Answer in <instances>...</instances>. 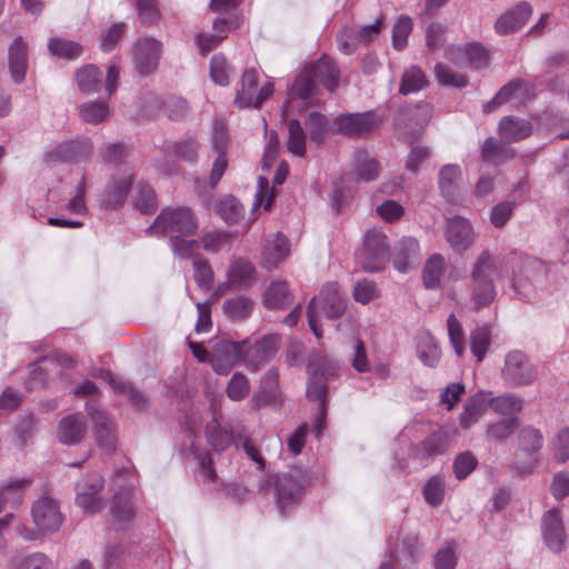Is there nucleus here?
Segmentation results:
<instances>
[{"label": "nucleus", "instance_id": "nucleus-45", "mask_svg": "<svg viewBox=\"0 0 569 569\" xmlns=\"http://www.w3.org/2000/svg\"><path fill=\"white\" fill-rule=\"evenodd\" d=\"M233 74L234 70L228 64L221 53L212 56L210 61V78L216 84L222 87L228 86Z\"/></svg>", "mask_w": 569, "mask_h": 569}, {"label": "nucleus", "instance_id": "nucleus-59", "mask_svg": "<svg viewBox=\"0 0 569 569\" xmlns=\"http://www.w3.org/2000/svg\"><path fill=\"white\" fill-rule=\"evenodd\" d=\"M52 562L43 552H32L17 558L14 569H51Z\"/></svg>", "mask_w": 569, "mask_h": 569}, {"label": "nucleus", "instance_id": "nucleus-64", "mask_svg": "<svg viewBox=\"0 0 569 569\" xmlns=\"http://www.w3.org/2000/svg\"><path fill=\"white\" fill-rule=\"evenodd\" d=\"M552 452L557 461L563 463L569 459V428H562L552 441Z\"/></svg>", "mask_w": 569, "mask_h": 569}, {"label": "nucleus", "instance_id": "nucleus-1", "mask_svg": "<svg viewBox=\"0 0 569 569\" xmlns=\"http://www.w3.org/2000/svg\"><path fill=\"white\" fill-rule=\"evenodd\" d=\"M197 230V221L189 208H167L157 217L154 223L148 229L153 234L170 238L172 251L176 256L187 259L198 249L199 242L188 239Z\"/></svg>", "mask_w": 569, "mask_h": 569}, {"label": "nucleus", "instance_id": "nucleus-17", "mask_svg": "<svg viewBox=\"0 0 569 569\" xmlns=\"http://www.w3.org/2000/svg\"><path fill=\"white\" fill-rule=\"evenodd\" d=\"M87 413L93 421V430L98 446L104 450H113L116 447V433L112 422L106 411L94 402H87Z\"/></svg>", "mask_w": 569, "mask_h": 569}, {"label": "nucleus", "instance_id": "nucleus-25", "mask_svg": "<svg viewBox=\"0 0 569 569\" xmlns=\"http://www.w3.org/2000/svg\"><path fill=\"white\" fill-rule=\"evenodd\" d=\"M110 513L116 529H123L131 522L134 517V507L129 491H120L114 495Z\"/></svg>", "mask_w": 569, "mask_h": 569}, {"label": "nucleus", "instance_id": "nucleus-48", "mask_svg": "<svg viewBox=\"0 0 569 569\" xmlns=\"http://www.w3.org/2000/svg\"><path fill=\"white\" fill-rule=\"evenodd\" d=\"M316 92V80L306 67L289 89L291 98L309 99Z\"/></svg>", "mask_w": 569, "mask_h": 569}, {"label": "nucleus", "instance_id": "nucleus-46", "mask_svg": "<svg viewBox=\"0 0 569 569\" xmlns=\"http://www.w3.org/2000/svg\"><path fill=\"white\" fill-rule=\"evenodd\" d=\"M512 156V150L495 138H488L482 146V159L493 164L502 163Z\"/></svg>", "mask_w": 569, "mask_h": 569}, {"label": "nucleus", "instance_id": "nucleus-38", "mask_svg": "<svg viewBox=\"0 0 569 569\" xmlns=\"http://www.w3.org/2000/svg\"><path fill=\"white\" fill-rule=\"evenodd\" d=\"M466 288L468 289V297L465 299L463 305L470 310L478 311L488 307L497 296L495 287Z\"/></svg>", "mask_w": 569, "mask_h": 569}, {"label": "nucleus", "instance_id": "nucleus-57", "mask_svg": "<svg viewBox=\"0 0 569 569\" xmlns=\"http://www.w3.org/2000/svg\"><path fill=\"white\" fill-rule=\"evenodd\" d=\"M419 359L428 367H436L440 360V349L436 341L427 336L417 346Z\"/></svg>", "mask_w": 569, "mask_h": 569}, {"label": "nucleus", "instance_id": "nucleus-58", "mask_svg": "<svg viewBox=\"0 0 569 569\" xmlns=\"http://www.w3.org/2000/svg\"><path fill=\"white\" fill-rule=\"evenodd\" d=\"M412 31V20L408 16H400L392 28V46L402 50L408 43V37Z\"/></svg>", "mask_w": 569, "mask_h": 569}, {"label": "nucleus", "instance_id": "nucleus-36", "mask_svg": "<svg viewBox=\"0 0 569 569\" xmlns=\"http://www.w3.org/2000/svg\"><path fill=\"white\" fill-rule=\"evenodd\" d=\"M227 277L229 284H250L257 281L254 267L244 259H237L231 262Z\"/></svg>", "mask_w": 569, "mask_h": 569}, {"label": "nucleus", "instance_id": "nucleus-21", "mask_svg": "<svg viewBox=\"0 0 569 569\" xmlns=\"http://www.w3.org/2000/svg\"><path fill=\"white\" fill-rule=\"evenodd\" d=\"M31 485L30 478L12 477L0 483V513L6 508L18 509Z\"/></svg>", "mask_w": 569, "mask_h": 569}, {"label": "nucleus", "instance_id": "nucleus-30", "mask_svg": "<svg viewBox=\"0 0 569 569\" xmlns=\"http://www.w3.org/2000/svg\"><path fill=\"white\" fill-rule=\"evenodd\" d=\"M352 174L363 182L375 180L379 176L378 162L365 150H357L352 158Z\"/></svg>", "mask_w": 569, "mask_h": 569}, {"label": "nucleus", "instance_id": "nucleus-62", "mask_svg": "<svg viewBox=\"0 0 569 569\" xmlns=\"http://www.w3.org/2000/svg\"><path fill=\"white\" fill-rule=\"evenodd\" d=\"M477 465L478 460L470 451L461 452L453 460V473L457 479H465L476 469Z\"/></svg>", "mask_w": 569, "mask_h": 569}, {"label": "nucleus", "instance_id": "nucleus-31", "mask_svg": "<svg viewBox=\"0 0 569 569\" xmlns=\"http://www.w3.org/2000/svg\"><path fill=\"white\" fill-rule=\"evenodd\" d=\"M487 396L489 393L479 391L467 400L459 418L461 428H471L482 417L488 407Z\"/></svg>", "mask_w": 569, "mask_h": 569}, {"label": "nucleus", "instance_id": "nucleus-19", "mask_svg": "<svg viewBox=\"0 0 569 569\" xmlns=\"http://www.w3.org/2000/svg\"><path fill=\"white\" fill-rule=\"evenodd\" d=\"M541 529L548 548L553 552L562 551L566 546V532L558 509H550L543 515Z\"/></svg>", "mask_w": 569, "mask_h": 569}, {"label": "nucleus", "instance_id": "nucleus-4", "mask_svg": "<svg viewBox=\"0 0 569 569\" xmlns=\"http://www.w3.org/2000/svg\"><path fill=\"white\" fill-rule=\"evenodd\" d=\"M182 428L187 436L184 449H182L183 459L194 461L201 477L207 481H213L216 472L212 468L210 452L199 446L198 432L201 428V419L192 413L182 422Z\"/></svg>", "mask_w": 569, "mask_h": 569}, {"label": "nucleus", "instance_id": "nucleus-23", "mask_svg": "<svg viewBox=\"0 0 569 569\" xmlns=\"http://www.w3.org/2000/svg\"><path fill=\"white\" fill-rule=\"evenodd\" d=\"M28 42L22 37H17L8 50L9 71L13 82H23L28 70Z\"/></svg>", "mask_w": 569, "mask_h": 569}, {"label": "nucleus", "instance_id": "nucleus-53", "mask_svg": "<svg viewBox=\"0 0 569 569\" xmlns=\"http://www.w3.org/2000/svg\"><path fill=\"white\" fill-rule=\"evenodd\" d=\"M131 148L127 144L114 142L109 143L102 151V160L110 167L117 168L127 162Z\"/></svg>", "mask_w": 569, "mask_h": 569}, {"label": "nucleus", "instance_id": "nucleus-33", "mask_svg": "<svg viewBox=\"0 0 569 569\" xmlns=\"http://www.w3.org/2000/svg\"><path fill=\"white\" fill-rule=\"evenodd\" d=\"M240 83L241 87L237 90L234 103L241 109L251 107L257 92L258 71L253 68L246 70Z\"/></svg>", "mask_w": 569, "mask_h": 569}, {"label": "nucleus", "instance_id": "nucleus-63", "mask_svg": "<svg viewBox=\"0 0 569 569\" xmlns=\"http://www.w3.org/2000/svg\"><path fill=\"white\" fill-rule=\"evenodd\" d=\"M350 353V362L357 372H369L370 366L365 343L360 339H353Z\"/></svg>", "mask_w": 569, "mask_h": 569}, {"label": "nucleus", "instance_id": "nucleus-29", "mask_svg": "<svg viewBox=\"0 0 569 569\" xmlns=\"http://www.w3.org/2000/svg\"><path fill=\"white\" fill-rule=\"evenodd\" d=\"M499 134L508 142H516L531 134L532 126L528 120L503 117L499 122Z\"/></svg>", "mask_w": 569, "mask_h": 569}, {"label": "nucleus", "instance_id": "nucleus-37", "mask_svg": "<svg viewBox=\"0 0 569 569\" xmlns=\"http://www.w3.org/2000/svg\"><path fill=\"white\" fill-rule=\"evenodd\" d=\"M448 271L445 258L440 253L431 254L422 271L423 284H439Z\"/></svg>", "mask_w": 569, "mask_h": 569}, {"label": "nucleus", "instance_id": "nucleus-49", "mask_svg": "<svg viewBox=\"0 0 569 569\" xmlns=\"http://www.w3.org/2000/svg\"><path fill=\"white\" fill-rule=\"evenodd\" d=\"M470 348L472 355L477 358L478 362H481L491 343L490 330L488 327H477L470 332Z\"/></svg>", "mask_w": 569, "mask_h": 569}, {"label": "nucleus", "instance_id": "nucleus-18", "mask_svg": "<svg viewBox=\"0 0 569 569\" xmlns=\"http://www.w3.org/2000/svg\"><path fill=\"white\" fill-rule=\"evenodd\" d=\"M421 252L418 240L410 236L402 237L393 248V268L400 273H407L420 261Z\"/></svg>", "mask_w": 569, "mask_h": 569}, {"label": "nucleus", "instance_id": "nucleus-43", "mask_svg": "<svg viewBox=\"0 0 569 569\" xmlns=\"http://www.w3.org/2000/svg\"><path fill=\"white\" fill-rule=\"evenodd\" d=\"M427 84L428 80L422 70L411 66L402 74L399 92L407 96L422 90Z\"/></svg>", "mask_w": 569, "mask_h": 569}, {"label": "nucleus", "instance_id": "nucleus-32", "mask_svg": "<svg viewBox=\"0 0 569 569\" xmlns=\"http://www.w3.org/2000/svg\"><path fill=\"white\" fill-rule=\"evenodd\" d=\"M74 81L82 93L92 94L102 86V73L96 66L86 64L77 69Z\"/></svg>", "mask_w": 569, "mask_h": 569}, {"label": "nucleus", "instance_id": "nucleus-54", "mask_svg": "<svg viewBox=\"0 0 569 569\" xmlns=\"http://www.w3.org/2000/svg\"><path fill=\"white\" fill-rule=\"evenodd\" d=\"M223 312L233 320H241L252 311V301L246 297H236L226 300L222 306Z\"/></svg>", "mask_w": 569, "mask_h": 569}, {"label": "nucleus", "instance_id": "nucleus-8", "mask_svg": "<svg viewBox=\"0 0 569 569\" xmlns=\"http://www.w3.org/2000/svg\"><path fill=\"white\" fill-rule=\"evenodd\" d=\"M162 56V42L153 37H142L137 40L132 50L134 70L140 76L153 73Z\"/></svg>", "mask_w": 569, "mask_h": 569}, {"label": "nucleus", "instance_id": "nucleus-35", "mask_svg": "<svg viewBox=\"0 0 569 569\" xmlns=\"http://www.w3.org/2000/svg\"><path fill=\"white\" fill-rule=\"evenodd\" d=\"M523 403V398L512 393L490 398L487 397V406L495 412L503 416H513L521 411Z\"/></svg>", "mask_w": 569, "mask_h": 569}, {"label": "nucleus", "instance_id": "nucleus-10", "mask_svg": "<svg viewBox=\"0 0 569 569\" xmlns=\"http://www.w3.org/2000/svg\"><path fill=\"white\" fill-rule=\"evenodd\" d=\"M247 340L244 365L249 370L257 371L262 365L270 361L277 355L281 337L276 333H269L254 341H251V339Z\"/></svg>", "mask_w": 569, "mask_h": 569}, {"label": "nucleus", "instance_id": "nucleus-6", "mask_svg": "<svg viewBox=\"0 0 569 569\" xmlns=\"http://www.w3.org/2000/svg\"><path fill=\"white\" fill-rule=\"evenodd\" d=\"M307 476L301 470H290L276 477L274 491L281 515L289 512L301 499Z\"/></svg>", "mask_w": 569, "mask_h": 569}, {"label": "nucleus", "instance_id": "nucleus-44", "mask_svg": "<svg viewBox=\"0 0 569 569\" xmlns=\"http://www.w3.org/2000/svg\"><path fill=\"white\" fill-rule=\"evenodd\" d=\"M306 142L307 136L299 120H290L288 122V150L293 156L303 157L306 153Z\"/></svg>", "mask_w": 569, "mask_h": 569}, {"label": "nucleus", "instance_id": "nucleus-26", "mask_svg": "<svg viewBox=\"0 0 569 569\" xmlns=\"http://www.w3.org/2000/svg\"><path fill=\"white\" fill-rule=\"evenodd\" d=\"M312 78L322 83L330 92L339 86V70L333 61L327 57H321L317 62L307 66Z\"/></svg>", "mask_w": 569, "mask_h": 569}, {"label": "nucleus", "instance_id": "nucleus-50", "mask_svg": "<svg viewBox=\"0 0 569 569\" xmlns=\"http://www.w3.org/2000/svg\"><path fill=\"white\" fill-rule=\"evenodd\" d=\"M518 418L508 417L493 421L487 427V436L496 441L507 440L518 428Z\"/></svg>", "mask_w": 569, "mask_h": 569}, {"label": "nucleus", "instance_id": "nucleus-12", "mask_svg": "<svg viewBox=\"0 0 569 569\" xmlns=\"http://www.w3.org/2000/svg\"><path fill=\"white\" fill-rule=\"evenodd\" d=\"M103 488V478L98 473H91L77 483L76 503L87 513H97L103 509V499L99 497Z\"/></svg>", "mask_w": 569, "mask_h": 569}, {"label": "nucleus", "instance_id": "nucleus-22", "mask_svg": "<svg viewBox=\"0 0 569 569\" xmlns=\"http://www.w3.org/2000/svg\"><path fill=\"white\" fill-rule=\"evenodd\" d=\"M532 9L526 2L516 4L502 13L495 22V30L498 34L505 36L521 29L531 16Z\"/></svg>", "mask_w": 569, "mask_h": 569}, {"label": "nucleus", "instance_id": "nucleus-47", "mask_svg": "<svg viewBox=\"0 0 569 569\" xmlns=\"http://www.w3.org/2000/svg\"><path fill=\"white\" fill-rule=\"evenodd\" d=\"M445 493L446 483L443 478L440 476H435L428 479L422 488V495L426 502L433 508L439 507L443 502Z\"/></svg>", "mask_w": 569, "mask_h": 569}, {"label": "nucleus", "instance_id": "nucleus-9", "mask_svg": "<svg viewBox=\"0 0 569 569\" xmlns=\"http://www.w3.org/2000/svg\"><path fill=\"white\" fill-rule=\"evenodd\" d=\"M248 340L233 342L229 340H218L211 347L210 362L213 370L219 375H226L239 363L244 362V349Z\"/></svg>", "mask_w": 569, "mask_h": 569}, {"label": "nucleus", "instance_id": "nucleus-28", "mask_svg": "<svg viewBox=\"0 0 569 569\" xmlns=\"http://www.w3.org/2000/svg\"><path fill=\"white\" fill-rule=\"evenodd\" d=\"M333 373L326 375L322 370H315L311 373L307 386V397L309 400L320 402V418L317 426V432H320L325 415H326V396H327V382L329 377Z\"/></svg>", "mask_w": 569, "mask_h": 569}, {"label": "nucleus", "instance_id": "nucleus-15", "mask_svg": "<svg viewBox=\"0 0 569 569\" xmlns=\"http://www.w3.org/2000/svg\"><path fill=\"white\" fill-rule=\"evenodd\" d=\"M445 234L451 249L458 253L467 251L475 241L470 221L460 216L447 219Z\"/></svg>", "mask_w": 569, "mask_h": 569}, {"label": "nucleus", "instance_id": "nucleus-14", "mask_svg": "<svg viewBox=\"0 0 569 569\" xmlns=\"http://www.w3.org/2000/svg\"><path fill=\"white\" fill-rule=\"evenodd\" d=\"M445 57L458 67L470 66L476 69L485 67L489 61L488 50L479 43L449 46Z\"/></svg>", "mask_w": 569, "mask_h": 569}, {"label": "nucleus", "instance_id": "nucleus-51", "mask_svg": "<svg viewBox=\"0 0 569 569\" xmlns=\"http://www.w3.org/2000/svg\"><path fill=\"white\" fill-rule=\"evenodd\" d=\"M134 207L143 212H150L156 208V193L152 187L146 182H139L132 196Z\"/></svg>", "mask_w": 569, "mask_h": 569}, {"label": "nucleus", "instance_id": "nucleus-24", "mask_svg": "<svg viewBox=\"0 0 569 569\" xmlns=\"http://www.w3.org/2000/svg\"><path fill=\"white\" fill-rule=\"evenodd\" d=\"M87 433V425L80 413H72L60 420L57 436L61 443L73 446L79 443Z\"/></svg>", "mask_w": 569, "mask_h": 569}, {"label": "nucleus", "instance_id": "nucleus-60", "mask_svg": "<svg viewBox=\"0 0 569 569\" xmlns=\"http://www.w3.org/2000/svg\"><path fill=\"white\" fill-rule=\"evenodd\" d=\"M219 216L227 222H236L242 214L241 204L234 197H224L217 203Z\"/></svg>", "mask_w": 569, "mask_h": 569}, {"label": "nucleus", "instance_id": "nucleus-7", "mask_svg": "<svg viewBox=\"0 0 569 569\" xmlns=\"http://www.w3.org/2000/svg\"><path fill=\"white\" fill-rule=\"evenodd\" d=\"M389 258L387 236L377 229L369 230L363 238V248L358 256L362 269L378 272L385 268Z\"/></svg>", "mask_w": 569, "mask_h": 569}, {"label": "nucleus", "instance_id": "nucleus-41", "mask_svg": "<svg viewBox=\"0 0 569 569\" xmlns=\"http://www.w3.org/2000/svg\"><path fill=\"white\" fill-rule=\"evenodd\" d=\"M495 260L488 250H483L477 258L471 277L475 282L491 283L493 282Z\"/></svg>", "mask_w": 569, "mask_h": 569}, {"label": "nucleus", "instance_id": "nucleus-3", "mask_svg": "<svg viewBox=\"0 0 569 569\" xmlns=\"http://www.w3.org/2000/svg\"><path fill=\"white\" fill-rule=\"evenodd\" d=\"M347 309V301L337 287H325L308 306L307 317L310 330L317 338L322 337L321 320L340 318Z\"/></svg>", "mask_w": 569, "mask_h": 569}, {"label": "nucleus", "instance_id": "nucleus-5", "mask_svg": "<svg viewBox=\"0 0 569 569\" xmlns=\"http://www.w3.org/2000/svg\"><path fill=\"white\" fill-rule=\"evenodd\" d=\"M500 377L507 387L522 388L537 380L538 370L523 351L511 350L505 356Z\"/></svg>", "mask_w": 569, "mask_h": 569}, {"label": "nucleus", "instance_id": "nucleus-39", "mask_svg": "<svg viewBox=\"0 0 569 569\" xmlns=\"http://www.w3.org/2000/svg\"><path fill=\"white\" fill-rule=\"evenodd\" d=\"M293 303L289 287H268L263 293V305L271 310H284Z\"/></svg>", "mask_w": 569, "mask_h": 569}, {"label": "nucleus", "instance_id": "nucleus-11", "mask_svg": "<svg viewBox=\"0 0 569 569\" xmlns=\"http://www.w3.org/2000/svg\"><path fill=\"white\" fill-rule=\"evenodd\" d=\"M463 172L459 164H445L438 174V186L441 196L450 204H460L466 199V189L462 184Z\"/></svg>", "mask_w": 569, "mask_h": 569}, {"label": "nucleus", "instance_id": "nucleus-20", "mask_svg": "<svg viewBox=\"0 0 569 569\" xmlns=\"http://www.w3.org/2000/svg\"><path fill=\"white\" fill-rule=\"evenodd\" d=\"M290 253V243L287 237L280 232L267 237L262 253L261 263L266 269H273L281 264Z\"/></svg>", "mask_w": 569, "mask_h": 569}, {"label": "nucleus", "instance_id": "nucleus-2", "mask_svg": "<svg viewBox=\"0 0 569 569\" xmlns=\"http://www.w3.org/2000/svg\"><path fill=\"white\" fill-rule=\"evenodd\" d=\"M30 515L32 525L19 523L16 527L17 535L24 541H37L57 532L63 521L59 502L46 495L32 502Z\"/></svg>", "mask_w": 569, "mask_h": 569}, {"label": "nucleus", "instance_id": "nucleus-42", "mask_svg": "<svg viewBox=\"0 0 569 569\" xmlns=\"http://www.w3.org/2000/svg\"><path fill=\"white\" fill-rule=\"evenodd\" d=\"M48 50L51 56L68 60L77 59L82 53V47L79 43L62 38H50Z\"/></svg>", "mask_w": 569, "mask_h": 569}, {"label": "nucleus", "instance_id": "nucleus-56", "mask_svg": "<svg viewBox=\"0 0 569 569\" xmlns=\"http://www.w3.org/2000/svg\"><path fill=\"white\" fill-rule=\"evenodd\" d=\"M543 446L541 432L532 426H526L519 433V448L526 452H538Z\"/></svg>", "mask_w": 569, "mask_h": 569}, {"label": "nucleus", "instance_id": "nucleus-55", "mask_svg": "<svg viewBox=\"0 0 569 569\" xmlns=\"http://www.w3.org/2000/svg\"><path fill=\"white\" fill-rule=\"evenodd\" d=\"M435 76L438 82L446 87L463 88L468 84L466 76L455 72L443 63L435 66Z\"/></svg>", "mask_w": 569, "mask_h": 569}, {"label": "nucleus", "instance_id": "nucleus-13", "mask_svg": "<svg viewBox=\"0 0 569 569\" xmlns=\"http://www.w3.org/2000/svg\"><path fill=\"white\" fill-rule=\"evenodd\" d=\"M378 126L373 112L342 113L335 118L331 132L357 136L371 131Z\"/></svg>", "mask_w": 569, "mask_h": 569}, {"label": "nucleus", "instance_id": "nucleus-40", "mask_svg": "<svg viewBox=\"0 0 569 569\" xmlns=\"http://www.w3.org/2000/svg\"><path fill=\"white\" fill-rule=\"evenodd\" d=\"M80 118L90 124H99L106 121L110 116V108L103 101H88L79 107Z\"/></svg>", "mask_w": 569, "mask_h": 569}, {"label": "nucleus", "instance_id": "nucleus-61", "mask_svg": "<svg viewBox=\"0 0 569 569\" xmlns=\"http://www.w3.org/2000/svg\"><path fill=\"white\" fill-rule=\"evenodd\" d=\"M250 391V383L248 378L243 373H234L228 386L227 395L233 401H240L244 399Z\"/></svg>", "mask_w": 569, "mask_h": 569}, {"label": "nucleus", "instance_id": "nucleus-34", "mask_svg": "<svg viewBox=\"0 0 569 569\" xmlns=\"http://www.w3.org/2000/svg\"><path fill=\"white\" fill-rule=\"evenodd\" d=\"M206 436L209 445L218 452L224 451L233 442L232 432L223 428L216 417L207 425Z\"/></svg>", "mask_w": 569, "mask_h": 569}, {"label": "nucleus", "instance_id": "nucleus-16", "mask_svg": "<svg viewBox=\"0 0 569 569\" xmlns=\"http://www.w3.org/2000/svg\"><path fill=\"white\" fill-rule=\"evenodd\" d=\"M133 183V172L130 169H127L121 174H114L104 189L101 199V207L107 210H113L121 207L129 191L132 188Z\"/></svg>", "mask_w": 569, "mask_h": 569}, {"label": "nucleus", "instance_id": "nucleus-27", "mask_svg": "<svg viewBox=\"0 0 569 569\" xmlns=\"http://www.w3.org/2000/svg\"><path fill=\"white\" fill-rule=\"evenodd\" d=\"M93 151L92 142L88 139L71 140L60 143L54 149V158L62 161H87Z\"/></svg>", "mask_w": 569, "mask_h": 569}, {"label": "nucleus", "instance_id": "nucleus-52", "mask_svg": "<svg viewBox=\"0 0 569 569\" xmlns=\"http://www.w3.org/2000/svg\"><path fill=\"white\" fill-rule=\"evenodd\" d=\"M309 129L310 141L317 146L321 144L329 130V121L326 116L319 112H311L306 119Z\"/></svg>", "mask_w": 569, "mask_h": 569}]
</instances>
